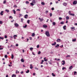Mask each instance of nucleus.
<instances>
[{"label": "nucleus", "instance_id": "f257e3e1", "mask_svg": "<svg viewBox=\"0 0 77 77\" xmlns=\"http://www.w3.org/2000/svg\"><path fill=\"white\" fill-rule=\"evenodd\" d=\"M45 34L46 35V36H48V37H49V36H50V34L49 33V32H48V31H46L45 32Z\"/></svg>", "mask_w": 77, "mask_h": 77}, {"label": "nucleus", "instance_id": "f03ea898", "mask_svg": "<svg viewBox=\"0 0 77 77\" xmlns=\"http://www.w3.org/2000/svg\"><path fill=\"white\" fill-rule=\"evenodd\" d=\"M77 3V2L76 1H74L73 2V5H76Z\"/></svg>", "mask_w": 77, "mask_h": 77}, {"label": "nucleus", "instance_id": "7ed1b4c3", "mask_svg": "<svg viewBox=\"0 0 77 77\" xmlns=\"http://www.w3.org/2000/svg\"><path fill=\"white\" fill-rule=\"evenodd\" d=\"M4 13V11H2L0 13V14L1 15H3V13Z\"/></svg>", "mask_w": 77, "mask_h": 77}, {"label": "nucleus", "instance_id": "20e7f679", "mask_svg": "<svg viewBox=\"0 0 77 77\" xmlns=\"http://www.w3.org/2000/svg\"><path fill=\"white\" fill-rule=\"evenodd\" d=\"M63 5L64 6H66L67 5V3L65 2L63 3Z\"/></svg>", "mask_w": 77, "mask_h": 77}, {"label": "nucleus", "instance_id": "39448f33", "mask_svg": "<svg viewBox=\"0 0 77 77\" xmlns=\"http://www.w3.org/2000/svg\"><path fill=\"white\" fill-rule=\"evenodd\" d=\"M15 26H16V27H18L19 26V25L17 23H16L14 24Z\"/></svg>", "mask_w": 77, "mask_h": 77}, {"label": "nucleus", "instance_id": "423d86ee", "mask_svg": "<svg viewBox=\"0 0 77 77\" xmlns=\"http://www.w3.org/2000/svg\"><path fill=\"white\" fill-rule=\"evenodd\" d=\"M24 17L25 18H28V15L27 14L26 15L24 16Z\"/></svg>", "mask_w": 77, "mask_h": 77}, {"label": "nucleus", "instance_id": "0eeeda50", "mask_svg": "<svg viewBox=\"0 0 77 77\" xmlns=\"http://www.w3.org/2000/svg\"><path fill=\"white\" fill-rule=\"evenodd\" d=\"M43 27L44 28H47V26L46 25H43Z\"/></svg>", "mask_w": 77, "mask_h": 77}, {"label": "nucleus", "instance_id": "6e6552de", "mask_svg": "<svg viewBox=\"0 0 77 77\" xmlns=\"http://www.w3.org/2000/svg\"><path fill=\"white\" fill-rule=\"evenodd\" d=\"M60 41V38H58L57 40V42H59Z\"/></svg>", "mask_w": 77, "mask_h": 77}, {"label": "nucleus", "instance_id": "1a4fd4ad", "mask_svg": "<svg viewBox=\"0 0 77 77\" xmlns=\"http://www.w3.org/2000/svg\"><path fill=\"white\" fill-rule=\"evenodd\" d=\"M69 69H72V66H71L69 68Z\"/></svg>", "mask_w": 77, "mask_h": 77}, {"label": "nucleus", "instance_id": "9d476101", "mask_svg": "<svg viewBox=\"0 0 77 77\" xmlns=\"http://www.w3.org/2000/svg\"><path fill=\"white\" fill-rule=\"evenodd\" d=\"M32 37L35 36V33H33L32 34Z\"/></svg>", "mask_w": 77, "mask_h": 77}, {"label": "nucleus", "instance_id": "9b49d317", "mask_svg": "<svg viewBox=\"0 0 77 77\" xmlns=\"http://www.w3.org/2000/svg\"><path fill=\"white\" fill-rule=\"evenodd\" d=\"M66 27V25H65L63 26V28L64 30H66V28H65V27Z\"/></svg>", "mask_w": 77, "mask_h": 77}, {"label": "nucleus", "instance_id": "f8f14e48", "mask_svg": "<svg viewBox=\"0 0 77 77\" xmlns=\"http://www.w3.org/2000/svg\"><path fill=\"white\" fill-rule=\"evenodd\" d=\"M72 41L73 42H75V41H76V39L75 38V39H72Z\"/></svg>", "mask_w": 77, "mask_h": 77}, {"label": "nucleus", "instance_id": "ddd939ff", "mask_svg": "<svg viewBox=\"0 0 77 77\" xmlns=\"http://www.w3.org/2000/svg\"><path fill=\"white\" fill-rule=\"evenodd\" d=\"M56 44V42H54V43H53L52 44V45H55Z\"/></svg>", "mask_w": 77, "mask_h": 77}, {"label": "nucleus", "instance_id": "4468645a", "mask_svg": "<svg viewBox=\"0 0 77 77\" xmlns=\"http://www.w3.org/2000/svg\"><path fill=\"white\" fill-rule=\"evenodd\" d=\"M13 12H14V14H16V11H15L14 10H13Z\"/></svg>", "mask_w": 77, "mask_h": 77}, {"label": "nucleus", "instance_id": "2eb2a0df", "mask_svg": "<svg viewBox=\"0 0 77 77\" xmlns=\"http://www.w3.org/2000/svg\"><path fill=\"white\" fill-rule=\"evenodd\" d=\"M5 12H7L8 13V12H9V10L8 9H6Z\"/></svg>", "mask_w": 77, "mask_h": 77}, {"label": "nucleus", "instance_id": "dca6fc26", "mask_svg": "<svg viewBox=\"0 0 77 77\" xmlns=\"http://www.w3.org/2000/svg\"><path fill=\"white\" fill-rule=\"evenodd\" d=\"M14 55H13V54H11V59H14Z\"/></svg>", "mask_w": 77, "mask_h": 77}, {"label": "nucleus", "instance_id": "f3484780", "mask_svg": "<svg viewBox=\"0 0 77 77\" xmlns=\"http://www.w3.org/2000/svg\"><path fill=\"white\" fill-rule=\"evenodd\" d=\"M52 75L53 77H55L56 76V75L53 73H52Z\"/></svg>", "mask_w": 77, "mask_h": 77}, {"label": "nucleus", "instance_id": "a211bd4d", "mask_svg": "<svg viewBox=\"0 0 77 77\" xmlns=\"http://www.w3.org/2000/svg\"><path fill=\"white\" fill-rule=\"evenodd\" d=\"M12 77H16V75L14 74H13L12 75Z\"/></svg>", "mask_w": 77, "mask_h": 77}, {"label": "nucleus", "instance_id": "6ab92c4d", "mask_svg": "<svg viewBox=\"0 0 77 77\" xmlns=\"http://www.w3.org/2000/svg\"><path fill=\"white\" fill-rule=\"evenodd\" d=\"M64 23H65V22H63V21L61 22L60 23L61 24H64Z\"/></svg>", "mask_w": 77, "mask_h": 77}, {"label": "nucleus", "instance_id": "aec40b11", "mask_svg": "<svg viewBox=\"0 0 77 77\" xmlns=\"http://www.w3.org/2000/svg\"><path fill=\"white\" fill-rule=\"evenodd\" d=\"M41 4L42 5H45V3L43 2H41Z\"/></svg>", "mask_w": 77, "mask_h": 77}, {"label": "nucleus", "instance_id": "412c9836", "mask_svg": "<svg viewBox=\"0 0 77 77\" xmlns=\"http://www.w3.org/2000/svg\"><path fill=\"white\" fill-rule=\"evenodd\" d=\"M21 61L22 62H24V60L23 59H22L21 60Z\"/></svg>", "mask_w": 77, "mask_h": 77}, {"label": "nucleus", "instance_id": "4be33fe9", "mask_svg": "<svg viewBox=\"0 0 77 77\" xmlns=\"http://www.w3.org/2000/svg\"><path fill=\"white\" fill-rule=\"evenodd\" d=\"M30 5H31V6H33L34 5H35V4H34L32 2L30 3Z\"/></svg>", "mask_w": 77, "mask_h": 77}, {"label": "nucleus", "instance_id": "5701e85b", "mask_svg": "<svg viewBox=\"0 0 77 77\" xmlns=\"http://www.w3.org/2000/svg\"><path fill=\"white\" fill-rule=\"evenodd\" d=\"M59 47V45L58 44H57V45L55 46V47L56 48H57V47Z\"/></svg>", "mask_w": 77, "mask_h": 77}, {"label": "nucleus", "instance_id": "b1692460", "mask_svg": "<svg viewBox=\"0 0 77 77\" xmlns=\"http://www.w3.org/2000/svg\"><path fill=\"white\" fill-rule=\"evenodd\" d=\"M52 24L54 26H55V25H56V23L55 22H54Z\"/></svg>", "mask_w": 77, "mask_h": 77}, {"label": "nucleus", "instance_id": "393cba45", "mask_svg": "<svg viewBox=\"0 0 77 77\" xmlns=\"http://www.w3.org/2000/svg\"><path fill=\"white\" fill-rule=\"evenodd\" d=\"M27 25H26L25 26H23V28H26V27H27Z\"/></svg>", "mask_w": 77, "mask_h": 77}, {"label": "nucleus", "instance_id": "a878e982", "mask_svg": "<svg viewBox=\"0 0 77 77\" xmlns=\"http://www.w3.org/2000/svg\"><path fill=\"white\" fill-rule=\"evenodd\" d=\"M0 39H2L3 40V39H4V38L0 37Z\"/></svg>", "mask_w": 77, "mask_h": 77}, {"label": "nucleus", "instance_id": "bb28decb", "mask_svg": "<svg viewBox=\"0 0 77 77\" xmlns=\"http://www.w3.org/2000/svg\"><path fill=\"white\" fill-rule=\"evenodd\" d=\"M66 20H69V17H68V16H66Z\"/></svg>", "mask_w": 77, "mask_h": 77}, {"label": "nucleus", "instance_id": "cd10ccee", "mask_svg": "<svg viewBox=\"0 0 77 77\" xmlns=\"http://www.w3.org/2000/svg\"><path fill=\"white\" fill-rule=\"evenodd\" d=\"M32 3L34 4V3H35V0H33L32 2Z\"/></svg>", "mask_w": 77, "mask_h": 77}, {"label": "nucleus", "instance_id": "c85d7f7f", "mask_svg": "<svg viewBox=\"0 0 77 77\" xmlns=\"http://www.w3.org/2000/svg\"><path fill=\"white\" fill-rule=\"evenodd\" d=\"M69 15H70L71 14V11H69Z\"/></svg>", "mask_w": 77, "mask_h": 77}, {"label": "nucleus", "instance_id": "c756f323", "mask_svg": "<svg viewBox=\"0 0 77 77\" xmlns=\"http://www.w3.org/2000/svg\"><path fill=\"white\" fill-rule=\"evenodd\" d=\"M27 23L28 24H29L30 23V20H28L27 21Z\"/></svg>", "mask_w": 77, "mask_h": 77}, {"label": "nucleus", "instance_id": "7c9ffc66", "mask_svg": "<svg viewBox=\"0 0 77 77\" xmlns=\"http://www.w3.org/2000/svg\"><path fill=\"white\" fill-rule=\"evenodd\" d=\"M26 73H29V70H27V71H26Z\"/></svg>", "mask_w": 77, "mask_h": 77}, {"label": "nucleus", "instance_id": "2f4dec72", "mask_svg": "<svg viewBox=\"0 0 77 77\" xmlns=\"http://www.w3.org/2000/svg\"><path fill=\"white\" fill-rule=\"evenodd\" d=\"M53 53H54V51L52 50L51 52V54H53Z\"/></svg>", "mask_w": 77, "mask_h": 77}, {"label": "nucleus", "instance_id": "473e14b6", "mask_svg": "<svg viewBox=\"0 0 77 77\" xmlns=\"http://www.w3.org/2000/svg\"><path fill=\"white\" fill-rule=\"evenodd\" d=\"M5 58H7V57H8V56L7 55H5Z\"/></svg>", "mask_w": 77, "mask_h": 77}, {"label": "nucleus", "instance_id": "72a5a7b5", "mask_svg": "<svg viewBox=\"0 0 77 77\" xmlns=\"http://www.w3.org/2000/svg\"><path fill=\"white\" fill-rule=\"evenodd\" d=\"M70 15L72 16H74L75 15L74 14H71Z\"/></svg>", "mask_w": 77, "mask_h": 77}, {"label": "nucleus", "instance_id": "f704fd0d", "mask_svg": "<svg viewBox=\"0 0 77 77\" xmlns=\"http://www.w3.org/2000/svg\"><path fill=\"white\" fill-rule=\"evenodd\" d=\"M71 56H70V55H67L66 56V57H70Z\"/></svg>", "mask_w": 77, "mask_h": 77}, {"label": "nucleus", "instance_id": "c9c22d12", "mask_svg": "<svg viewBox=\"0 0 77 77\" xmlns=\"http://www.w3.org/2000/svg\"><path fill=\"white\" fill-rule=\"evenodd\" d=\"M30 50H31V51H32V50L33 49V48H30Z\"/></svg>", "mask_w": 77, "mask_h": 77}, {"label": "nucleus", "instance_id": "e433bc0d", "mask_svg": "<svg viewBox=\"0 0 77 77\" xmlns=\"http://www.w3.org/2000/svg\"><path fill=\"white\" fill-rule=\"evenodd\" d=\"M0 24H3V22H2V21H0Z\"/></svg>", "mask_w": 77, "mask_h": 77}, {"label": "nucleus", "instance_id": "4c0bfd02", "mask_svg": "<svg viewBox=\"0 0 77 77\" xmlns=\"http://www.w3.org/2000/svg\"><path fill=\"white\" fill-rule=\"evenodd\" d=\"M41 53V51H38V54H40Z\"/></svg>", "mask_w": 77, "mask_h": 77}, {"label": "nucleus", "instance_id": "58836bf2", "mask_svg": "<svg viewBox=\"0 0 77 77\" xmlns=\"http://www.w3.org/2000/svg\"><path fill=\"white\" fill-rule=\"evenodd\" d=\"M5 38H8V37L7 36H6V35H5V37H4Z\"/></svg>", "mask_w": 77, "mask_h": 77}, {"label": "nucleus", "instance_id": "ea45409f", "mask_svg": "<svg viewBox=\"0 0 77 77\" xmlns=\"http://www.w3.org/2000/svg\"><path fill=\"white\" fill-rule=\"evenodd\" d=\"M13 37H17V35H14L13 36Z\"/></svg>", "mask_w": 77, "mask_h": 77}, {"label": "nucleus", "instance_id": "a19ab883", "mask_svg": "<svg viewBox=\"0 0 77 77\" xmlns=\"http://www.w3.org/2000/svg\"><path fill=\"white\" fill-rule=\"evenodd\" d=\"M26 4H29V2L28 1H26Z\"/></svg>", "mask_w": 77, "mask_h": 77}, {"label": "nucleus", "instance_id": "79ce46f5", "mask_svg": "<svg viewBox=\"0 0 77 77\" xmlns=\"http://www.w3.org/2000/svg\"><path fill=\"white\" fill-rule=\"evenodd\" d=\"M44 60L45 62H47V60H48V59H45Z\"/></svg>", "mask_w": 77, "mask_h": 77}, {"label": "nucleus", "instance_id": "37998d69", "mask_svg": "<svg viewBox=\"0 0 77 77\" xmlns=\"http://www.w3.org/2000/svg\"><path fill=\"white\" fill-rule=\"evenodd\" d=\"M71 29H75V27H71Z\"/></svg>", "mask_w": 77, "mask_h": 77}, {"label": "nucleus", "instance_id": "c03bdc74", "mask_svg": "<svg viewBox=\"0 0 77 77\" xmlns=\"http://www.w3.org/2000/svg\"><path fill=\"white\" fill-rule=\"evenodd\" d=\"M39 45H38L37 46V48H39Z\"/></svg>", "mask_w": 77, "mask_h": 77}, {"label": "nucleus", "instance_id": "a18cd8bd", "mask_svg": "<svg viewBox=\"0 0 77 77\" xmlns=\"http://www.w3.org/2000/svg\"><path fill=\"white\" fill-rule=\"evenodd\" d=\"M48 12V11L47 10L46 11V12H45L46 14H47Z\"/></svg>", "mask_w": 77, "mask_h": 77}, {"label": "nucleus", "instance_id": "49530a36", "mask_svg": "<svg viewBox=\"0 0 77 77\" xmlns=\"http://www.w3.org/2000/svg\"><path fill=\"white\" fill-rule=\"evenodd\" d=\"M51 10H52V11H53V10H54V8H51Z\"/></svg>", "mask_w": 77, "mask_h": 77}, {"label": "nucleus", "instance_id": "de8ad7c7", "mask_svg": "<svg viewBox=\"0 0 77 77\" xmlns=\"http://www.w3.org/2000/svg\"><path fill=\"white\" fill-rule=\"evenodd\" d=\"M52 15H53V14H52V13H50V17H51Z\"/></svg>", "mask_w": 77, "mask_h": 77}, {"label": "nucleus", "instance_id": "09e8293b", "mask_svg": "<svg viewBox=\"0 0 77 77\" xmlns=\"http://www.w3.org/2000/svg\"><path fill=\"white\" fill-rule=\"evenodd\" d=\"M33 68V66H30V69H32V68Z\"/></svg>", "mask_w": 77, "mask_h": 77}, {"label": "nucleus", "instance_id": "8fccbe9b", "mask_svg": "<svg viewBox=\"0 0 77 77\" xmlns=\"http://www.w3.org/2000/svg\"><path fill=\"white\" fill-rule=\"evenodd\" d=\"M65 64V63H62V64L63 65H64Z\"/></svg>", "mask_w": 77, "mask_h": 77}, {"label": "nucleus", "instance_id": "3c124183", "mask_svg": "<svg viewBox=\"0 0 77 77\" xmlns=\"http://www.w3.org/2000/svg\"><path fill=\"white\" fill-rule=\"evenodd\" d=\"M9 18H11V19H12V18H13L12 17V16H10L9 17Z\"/></svg>", "mask_w": 77, "mask_h": 77}, {"label": "nucleus", "instance_id": "603ef678", "mask_svg": "<svg viewBox=\"0 0 77 77\" xmlns=\"http://www.w3.org/2000/svg\"><path fill=\"white\" fill-rule=\"evenodd\" d=\"M35 69H37V70H38V68H36V67H35Z\"/></svg>", "mask_w": 77, "mask_h": 77}, {"label": "nucleus", "instance_id": "864d4df0", "mask_svg": "<svg viewBox=\"0 0 77 77\" xmlns=\"http://www.w3.org/2000/svg\"><path fill=\"white\" fill-rule=\"evenodd\" d=\"M74 74L75 75V74H77V72L76 71L74 72Z\"/></svg>", "mask_w": 77, "mask_h": 77}, {"label": "nucleus", "instance_id": "5fc2aeb1", "mask_svg": "<svg viewBox=\"0 0 77 77\" xmlns=\"http://www.w3.org/2000/svg\"><path fill=\"white\" fill-rule=\"evenodd\" d=\"M65 68H65V67H63L62 68L63 70H64V69H65Z\"/></svg>", "mask_w": 77, "mask_h": 77}, {"label": "nucleus", "instance_id": "6e6d98bb", "mask_svg": "<svg viewBox=\"0 0 77 77\" xmlns=\"http://www.w3.org/2000/svg\"><path fill=\"white\" fill-rule=\"evenodd\" d=\"M6 3V1H4V3Z\"/></svg>", "mask_w": 77, "mask_h": 77}, {"label": "nucleus", "instance_id": "4d7b16f0", "mask_svg": "<svg viewBox=\"0 0 77 77\" xmlns=\"http://www.w3.org/2000/svg\"><path fill=\"white\" fill-rule=\"evenodd\" d=\"M62 62H63V63H65V61L64 60H63Z\"/></svg>", "mask_w": 77, "mask_h": 77}, {"label": "nucleus", "instance_id": "13d9d810", "mask_svg": "<svg viewBox=\"0 0 77 77\" xmlns=\"http://www.w3.org/2000/svg\"><path fill=\"white\" fill-rule=\"evenodd\" d=\"M19 15H20V17H21L22 16H23V15H22V14H19Z\"/></svg>", "mask_w": 77, "mask_h": 77}, {"label": "nucleus", "instance_id": "bf43d9fd", "mask_svg": "<svg viewBox=\"0 0 77 77\" xmlns=\"http://www.w3.org/2000/svg\"><path fill=\"white\" fill-rule=\"evenodd\" d=\"M3 48H0V50H3Z\"/></svg>", "mask_w": 77, "mask_h": 77}, {"label": "nucleus", "instance_id": "052dcab7", "mask_svg": "<svg viewBox=\"0 0 77 77\" xmlns=\"http://www.w3.org/2000/svg\"><path fill=\"white\" fill-rule=\"evenodd\" d=\"M62 17L59 18V20H62Z\"/></svg>", "mask_w": 77, "mask_h": 77}, {"label": "nucleus", "instance_id": "680f3d73", "mask_svg": "<svg viewBox=\"0 0 77 77\" xmlns=\"http://www.w3.org/2000/svg\"><path fill=\"white\" fill-rule=\"evenodd\" d=\"M35 74H36V73H33V75H35Z\"/></svg>", "mask_w": 77, "mask_h": 77}, {"label": "nucleus", "instance_id": "e2e57ef3", "mask_svg": "<svg viewBox=\"0 0 77 77\" xmlns=\"http://www.w3.org/2000/svg\"><path fill=\"white\" fill-rule=\"evenodd\" d=\"M16 47H18V44H16Z\"/></svg>", "mask_w": 77, "mask_h": 77}, {"label": "nucleus", "instance_id": "0e129e2a", "mask_svg": "<svg viewBox=\"0 0 77 77\" xmlns=\"http://www.w3.org/2000/svg\"><path fill=\"white\" fill-rule=\"evenodd\" d=\"M9 66H12V65H9Z\"/></svg>", "mask_w": 77, "mask_h": 77}, {"label": "nucleus", "instance_id": "69168bd1", "mask_svg": "<svg viewBox=\"0 0 77 77\" xmlns=\"http://www.w3.org/2000/svg\"><path fill=\"white\" fill-rule=\"evenodd\" d=\"M32 37H30V40H32Z\"/></svg>", "mask_w": 77, "mask_h": 77}, {"label": "nucleus", "instance_id": "338daca9", "mask_svg": "<svg viewBox=\"0 0 77 77\" xmlns=\"http://www.w3.org/2000/svg\"><path fill=\"white\" fill-rule=\"evenodd\" d=\"M59 3L58 1H56V3Z\"/></svg>", "mask_w": 77, "mask_h": 77}, {"label": "nucleus", "instance_id": "774afa93", "mask_svg": "<svg viewBox=\"0 0 77 77\" xmlns=\"http://www.w3.org/2000/svg\"><path fill=\"white\" fill-rule=\"evenodd\" d=\"M6 77H8V75H7L6 76Z\"/></svg>", "mask_w": 77, "mask_h": 77}]
</instances>
